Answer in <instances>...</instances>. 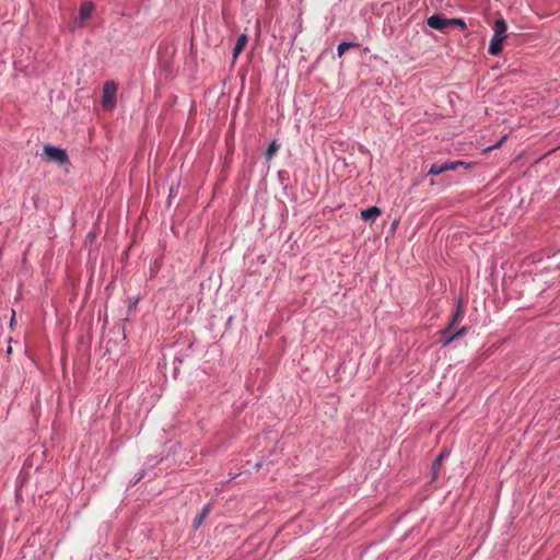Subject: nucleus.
<instances>
[{"mask_svg":"<svg viewBox=\"0 0 560 560\" xmlns=\"http://www.w3.org/2000/svg\"><path fill=\"white\" fill-rule=\"evenodd\" d=\"M448 455L446 451L441 452V454L436 457V459L433 462L432 469H433V478L436 477L438 470L441 466L442 460Z\"/></svg>","mask_w":560,"mask_h":560,"instance_id":"12","label":"nucleus"},{"mask_svg":"<svg viewBox=\"0 0 560 560\" xmlns=\"http://www.w3.org/2000/svg\"><path fill=\"white\" fill-rule=\"evenodd\" d=\"M427 24L431 28L442 32L450 27L448 19L443 18L440 14H433L430 18H428Z\"/></svg>","mask_w":560,"mask_h":560,"instance_id":"7","label":"nucleus"},{"mask_svg":"<svg viewBox=\"0 0 560 560\" xmlns=\"http://www.w3.org/2000/svg\"><path fill=\"white\" fill-rule=\"evenodd\" d=\"M494 34L491 38L488 52L492 56H497L502 51V43L506 37V23L503 19H498L494 22Z\"/></svg>","mask_w":560,"mask_h":560,"instance_id":"2","label":"nucleus"},{"mask_svg":"<svg viewBox=\"0 0 560 560\" xmlns=\"http://www.w3.org/2000/svg\"><path fill=\"white\" fill-rule=\"evenodd\" d=\"M95 7L93 2H83L80 7L79 16L75 19L74 24L78 27H82L85 22L91 18Z\"/></svg>","mask_w":560,"mask_h":560,"instance_id":"6","label":"nucleus"},{"mask_svg":"<svg viewBox=\"0 0 560 560\" xmlns=\"http://www.w3.org/2000/svg\"><path fill=\"white\" fill-rule=\"evenodd\" d=\"M450 27L459 26L462 28H466V23L462 19H448Z\"/></svg>","mask_w":560,"mask_h":560,"instance_id":"14","label":"nucleus"},{"mask_svg":"<svg viewBox=\"0 0 560 560\" xmlns=\"http://www.w3.org/2000/svg\"><path fill=\"white\" fill-rule=\"evenodd\" d=\"M210 510H211V508H210V505H209V504H208V505H205V506L202 508L201 512H200V513L197 515V517L194 520V527H195V528H198V527L202 524L203 520L209 515Z\"/></svg>","mask_w":560,"mask_h":560,"instance_id":"10","label":"nucleus"},{"mask_svg":"<svg viewBox=\"0 0 560 560\" xmlns=\"http://www.w3.org/2000/svg\"><path fill=\"white\" fill-rule=\"evenodd\" d=\"M11 351H12V348H11V347H8L7 352L10 354V353H11Z\"/></svg>","mask_w":560,"mask_h":560,"instance_id":"17","label":"nucleus"},{"mask_svg":"<svg viewBox=\"0 0 560 560\" xmlns=\"http://www.w3.org/2000/svg\"><path fill=\"white\" fill-rule=\"evenodd\" d=\"M280 145L279 143L273 140L267 148L266 152H265V158L266 160H271L273 158V155L278 152Z\"/></svg>","mask_w":560,"mask_h":560,"instance_id":"11","label":"nucleus"},{"mask_svg":"<svg viewBox=\"0 0 560 560\" xmlns=\"http://www.w3.org/2000/svg\"><path fill=\"white\" fill-rule=\"evenodd\" d=\"M462 318H463V310L458 305L457 310L455 311V313L450 322V325L441 331V335L443 337V339H441V342L443 343V346H447L451 342H453L455 339L463 337L467 334L466 327H462L457 331L453 332L454 325L457 322H459Z\"/></svg>","mask_w":560,"mask_h":560,"instance_id":"1","label":"nucleus"},{"mask_svg":"<svg viewBox=\"0 0 560 560\" xmlns=\"http://www.w3.org/2000/svg\"><path fill=\"white\" fill-rule=\"evenodd\" d=\"M14 317H15V313L13 312L12 319H11V325L13 324Z\"/></svg>","mask_w":560,"mask_h":560,"instance_id":"15","label":"nucleus"},{"mask_svg":"<svg viewBox=\"0 0 560 560\" xmlns=\"http://www.w3.org/2000/svg\"><path fill=\"white\" fill-rule=\"evenodd\" d=\"M43 154L49 162H55L59 165H66L69 163V156L65 149L57 148L51 144H45L43 148Z\"/></svg>","mask_w":560,"mask_h":560,"instance_id":"3","label":"nucleus"},{"mask_svg":"<svg viewBox=\"0 0 560 560\" xmlns=\"http://www.w3.org/2000/svg\"><path fill=\"white\" fill-rule=\"evenodd\" d=\"M504 139H505V137H504V138H502V140H501L500 142H498L497 147H498V145H501V142H502ZM493 148H495V145H494Z\"/></svg>","mask_w":560,"mask_h":560,"instance_id":"16","label":"nucleus"},{"mask_svg":"<svg viewBox=\"0 0 560 560\" xmlns=\"http://www.w3.org/2000/svg\"><path fill=\"white\" fill-rule=\"evenodd\" d=\"M117 84L114 81L105 82L103 86L102 105L105 108H113L116 104Z\"/></svg>","mask_w":560,"mask_h":560,"instance_id":"4","label":"nucleus"},{"mask_svg":"<svg viewBox=\"0 0 560 560\" xmlns=\"http://www.w3.org/2000/svg\"><path fill=\"white\" fill-rule=\"evenodd\" d=\"M463 161H446L444 163H434L429 170L430 175H439L447 171H455L459 165H464Z\"/></svg>","mask_w":560,"mask_h":560,"instance_id":"5","label":"nucleus"},{"mask_svg":"<svg viewBox=\"0 0 560 560\" xmlns=\"http://www.w3.org/2000/svg\"><path fill=\"white\" fill-rule=\"evenodd\" d=\"M381 214L382 210L378 207L373 206L361 211V219L374 222Z\"/></svg>","mask_w":560,"mask_h":560,"instance_id":"8","label":"nucleus"},{"mask_svg":"<svg viewBox=\"0 0 560 560\" xmlns=\"http://www.w3.org/2000/svg\"><path fill=\"white\" fill-rule=\"evenodd\" d=\"M357 46H358V44H355V43L342 42L337 47V54L339 57H341L349 48L357 47Z\"/></svg>","mask_w":560,"mask_h":560,"instance_id":"13","label":"nucleus"},{"mask_svg":"<svg viewBox=\"0 0 560 560\" xmlns=\"http://www.w3.org/2000/svg\"><path fill=\"white\" fill-rule=\"evenodd\" d=\"M248 42L247 35L242 34L237 37L236 44L233 49V58L236 59L240 54L244 50L246 44Z\"/></svg>","mask_w":560,"mask_h":560,"instance_id":"9","label":"nucleus"}]
</instances>
